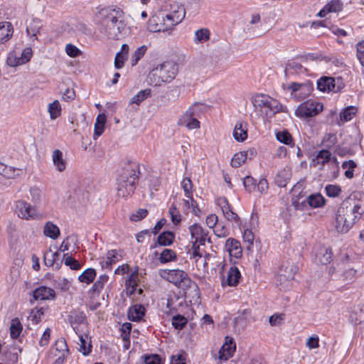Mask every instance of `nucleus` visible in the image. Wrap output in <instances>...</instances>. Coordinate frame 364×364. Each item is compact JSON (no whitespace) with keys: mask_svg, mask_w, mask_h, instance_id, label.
Masks as SVG:
<instances>
[{"mask_svg":"<svg viewBox=\"0 0 364 364\" xmlns=\"http://www.w3.org/2000/svg\"><path fill=\"white\" fill-rule=\"evenodd\" d=\"M178 65L173 61H166L154 68L149 74L150 79L156 85L169 82L178 73Z\"/></svg>","mask_w":364,"mask_h":364,"instance_id":"nucleus-3","label":"nucleus"},{"mask_svg":"<svg viewBox=\"0 0 364 364\" xmlns=\"http://www.w3.org/2000/svg\"><path fill=\"white\" fill-rule=\"evenodd\" d=\"M55 348L61 354L68 355L69 350L64 339L58 340L55 343Z\"/></svg>","mask_w":364,"mask_h":364,"instance_id":"nucleus-62","label":"nucleus"},{"mask_svg":"<svg viewBox=\"0 0 364 364\" xmlns=\"http://www.w3.org/2000/svg\"><path fill=\"white\" fill-rule=\"evenodd\" d=\"M323 104L308 100L301 103L296 109L295 114L300 118L312 117L323 111Z\"/></svg>","mask_w":364,"mask_h":364,"instance_id":"nucleus-8","label":"nucleus"},{"mask_svg":"<svg viewBox=\"0 0 364 364\" xmlns=\"http://www.w3.org/2000/svg\"><path fill=\"white\" fill-rule=\"evenodd\" d=\"M316 257L319 263L321 264H327L331 261L332 253L328 248L322 247L316 253Z\"/></svg>","mask_w":364,"mask_h":364,"instance_id":"nucleus-32","label":"nucleus"},{"mask_svg":"<svg viewBox=\"0 0 364 364\" xmlns=\"http://www.w3.org/2000/svg\"><path fill=\"white\" fill-rule=\"evenodd\" d=\"M331 163L334 166L336 171H338V161L337 158L332 156L331 153L326 150L323 149L319 151L316 156L312 159L311 166L317 167L319 170H322L326 164Z\"/></svg>","mask_w":364,"mask_h":364,"instance_id":"nucleus-10","label":"nucleus"},{"mask_svg":"<svg viewBox=\"0 0 364 364\" xmlns=\"http://www.w3.org/2000/svg\"><path fill=\"white\" fill-rule=\"evenodd\" d=\"M18 216L23 220H37L41 218L40 213L30 203L24 200H18L16 203Z\"/></svg>","mask_w":364,"mask_h":364,"instance_id":"nucleus-11","label":"nucleus"},{"mask_svg":"<svg viewBox=\"0 0 364 364\" xmlns=\"http://www.w3.org/2000/svg\"><path fill=\"white\" fill-rule=\"evenodd\" d=\"M151 94L150 89H145L139 91L136 95H135L131 99L130 102L132 104L139 105L143 100L147 98Z\"/></svg>","mask_w":364,"mask_h":364,"instance_id":"nucleus-48","label":"nucleus"},{"mask_svg":"<svg viewBox=\"0 0 364 364\" xmlns=\"http://www.w3.org/2000/svg\"><path fill=\"white\" fill-rule=\"evenodd\" d=\"M139 171V166L136 162H129L122 168L118 178H123L130 181L132 180L134 183H136Z\"/></svg>","mask_w":364,"mask_h":364,"instance_id":"nucleus-13","label":"nucleus"},{"mask_svg":"<svg viewBox=\"0 0 364 364\" xmlns=\"http://www.w3.org/2000/svg\"><path fill=\"white\" fill-rule=\"evenodd\" d=\"M118 261L117 252L116 250H109L107 253L106 260L102 262V267H109Z\"/></svg>","mask_w":364,"mask_h":364,"instance_id":"nucleus-49","label":"nucleus"},{"mask_svg":"<svg viewBox=\"0 0 364 364\" xmlns=\"http://www.w3.org/2000/svg\"><path fill=\"white\" fill-rule=\"evenodd\" d=\"M352 225L348 223V219L344 215H342V213H338L337 210L335 228L339 233H346L352 228Z\"/></svg>","mask_w":364,"mask_h":364,"instance_id":"nucleus-23","label":"nucleus"},{"mask_svg":"<svg viewBox=\"0 0 364 364\" xmlns=\"http://www.w3.org/2000/svg\"><path fill=\"white\" fill-rule=\"evenodd\" d=\"M169 214L173 224L178 225L180 223L181 221V215L175 206H171L169 208Z\"/></svg>","mask_w":364,"mask_h":364,"instance_id":"nucleus-64","label":"nucleus"},{"mask_svg":"<svg viewBox=\"0 0 364 364\" xmlns=\"http://www.w3.org/2000/svg\"><path fill=\"white\" fill-rule=\"evenodd\" d=\"M144 307L141 305H134L129 309L128 316L131 321H139L144 315Z\"/></svg>","mask_w":364,"mask_h":364,"instance_id":"nucleus-30","label":"nucleus"},{"mask_svg":"<svg viewBox=\"0 0 364 364\" xmlns=\"http://www.w3.org/2000/svg\"><path fill=\"white\" fill-rule=\"evenodd\" d=\"M44 314V309L43 307L40 309H33L28 316V319L32 321L33 323L37 324L41 321L42 316Z\"/></svg>","mask_w":364,"mask_h":364,"instance_id":"nucleus-51","label":"nucleus"},{"mask_svg":"<svg viewBox=\"0 0 364 364\" xmlns=\"http://www.w3.org/2000/svg\"><path fill=\"white\" fill-rule=\"evenodd\" d=\"M188 231L192 242V257H198L196 259L198 262V259L203 257V253L200 251V246L204 245L206 241L210 242V238L208 237V232L198 223L191 225L188 227Z\"/></svg>","mask_w":364,"mask_h":364,"instance_id":"nucleus-4","label":"nucleus"},{"mask_svg":"<svg viewBox=\"0 0 364 364\" xmlns=\"http://www.w3.org/2000/svg\"><path fill=\"white\" fill-rule=\"evenodd\" d=\"M247 124L243 122H237L233 131V136L237 141H243L247 137Z\"/></svg>","mask_w":364,"mask_h":364,"instance_id":"nucleus-24","label":"nucleus"},{"mask_svg":"<svg viewBox=\"0 0 364 364\" xmlns=\"http://www.w3.org/2000/svg\"><path fill=\"white\" fill-rule=\"evenodd\" d=\"M307 69L301 64L296 61H289L285 68L286 76L291 75H300L306 73Z\"/></svg>","mask_w":364,"mask_h":364,"instance_id":"nucleus-25","label":"nucleus"},{"mask_svg":"<svg viewBox=\"0 0 364 364\" xmlns=\"http://www.w3.org/2000/svg\"><path fill=\"white\" fill-rule=\"evenodd\" d=\"M184 205L187 208H192L193 213L198 215L200 212V209L198 206V203L196 200H193V196L191 198H186V199L183 200Z\"/></svg>","mask_w":364,"mask_h":364,"instance_id":"nucleus-56","label":"nucleus"},{"mask_svg":"<svg viewBox=\"0 0 364 364\" xmlns=\"http://www.w3.org/2000/svg\"><path fill=\"white\" fill-rule=\"evenodd\" d=\"M23 329V326L18 318H13L10 326V335L12 338H17Z\"/></svg>","mask_w":364,"mask_h":364,"instance_id":"nucleus-42","label":"nucleus"},{"mask_svg":"<svg viewBox=\"0 0 364 364\" xmlns=\"http://www.w3.org/2000/svg\"><path fill=\"white\" fill-rule=\"evenodd\" d=\"M48 112L50 114V118L54 120L59 117L61 114L62 108L58 100H54L52 103L48 105Z\"/></svg>","mask_w":364,"mask_h":364,"instance_id":"nucleus-38","label":"nucleus"},{"mask_svg":"<svg viewBox=\"0 0 364 364\" xmlns=\"http://www.w3.org/2000/svg\"><path fill=\"white\" fill-rule=\"evenodd\" d=\"M186 11L184 6L178 3H173L171 5V12L163 18L164 26L151 27V23L155 21L154 18L149 20V29L152 32L166 31L171 29L173 26L178 24L185 18Z\"/></svg>","mask_w":364,"mask_h":364,"instance_id":"nucleus-2","label":"nucleus"},{"mask_svg":"<svg viewBox=\"0 0 364 364\" xmlns=\"http://www.w3.org/2000/svg\"><path fill=\"white\" fill-rule=\"evenodd\" d=\"M181 187L186 198H191L193 196V183L189 178H185L182 181Z\"/></svg>","mask_w":364,"mask_h":364,"instance_id":"nucleus-53","label":"nucleus"},{"mask_svg":"<svg viewBox=\"0 0 364 364\" xmlns=\"http://www.w3.org/2000/svg\"><path fill=\"white\" fill-rule=\"evenodd\" d=\"M175 240V235L173 232L165 231L161 233L157 238V243L161 246H169Z\"/></svg>","mask_w":364,"mask_h":364,"instance_id":"nucleus-33","label":"nucleus"},{"mask_svg":"<svg viewBox=\"0 0 364 364\" xmlns=\"http://www.w3.org/2000/svg\"><path fill=\"white\" fill-rule=\"evenodd\" d=\"M176 259V253L175 251L171 249H164L160 254L159 260L161 263H167L171 261H174Z\"/></svg>","mask_w":364,"mask_h":364,"instance_id":"nucleus-44","label":"nucleus"},{"mask_svg":"<svg viewBox=\"0 0 364 364\" xmlns=\"http://www.w3.org/2000/svg\"><path fill=\"white\" fill-rule=\"evenodd\" d=\"M252 102L255 109L264 112L267 116L280 112L282 105L267 95L256 94L252 97Z\"/></svg>","mask_w":364,"mask_h":364,"instance_id":"nucleus-5","label":"nucleus"},{"mask_svg":"<svg viewBox=\"0 0 364 364\" xmlns=\"http://www.w3.org/2000/svg\"><path fill=\"white\" fill-rule=\"evenodd\" d=\"M43 234L45 236L55 240L60 235V229L52 222H47L43 228Z\"/></svg>","mask_w":364,"mask_h":364,"instance_id":"nucleus-31","label":"nucleus"},{"mask_svg":"<svg viewBox=\"0 0 364 364\" xmlns=\"http://www.w3.org/2000/svg\"><path fill=\"white\" fill-rule=\"evenodd\" d=\"M68 320L71 325L83 324L86 321V316L82 311H73L68 316Z\"/></svg>","mask_w":364,"mask_h":364,"instance_id":"nucleus-40","label":"nucleus"},{"mask_svg":"<svg viewBox=\"0 0 364 364\" xmlns=\"http://www.w3.org/2000/svg\"><path fill=\"white\" fill-rule=\"evenodd\" d=\"M338 213L348 219V223L352 225L364 213V202L353 198L344 200L338 208Z\"/></svg>","mask_w":364,"mask_h":364,"instance_id":"nucleus-6","label":"nucleus"},{"mask_svg":"<svg viewBox=\"0 0 364 364\" xmlns=\"http://www.w3.org/2000/svg\"><path fill=\"white\" fill-rule=\"evenodd\" d=\"M21 173V169L15 168L12 166L0 163V174L6 178H15L19 176Z\"/></svg>","mask_w":364,"mask_h":364,"instance_id":"nucleus-27","label":"nucleus"},{"mask_svg":"<svg viewBox=\"0 0 364 364\" xmlns=\"http://www.w3.org/2000/svg\"><path fill=\"white\" fill-rule=\"evenodd\" d=\"M180 124L185 125L188 129H195L200 127V122L196 117L186 116V112L180 119Z\"/></svg>","mask_w":364,"mask_h":364,"instance_id":"nucleus-29","label":"nucleus"},{"mask_svg":"<svg viewBox=\"0 0 364 364\" xmlns=\"http://www.w3.org/2000/svg\"><path fill=\"white\" fill-rule=\"evenodd\" d=\"M344 87V83L340 78L323 76L317 81V88L322 92H340Z\"/></svg>","mask_w":364,"mask_h":364,"instance_id":"nucleus-9","label":"nucleus"},{"mask_svg":"<svg viewBox=\"0 0 364 364\" xmlns=\"http://www.w3.org/2000/svg\"><path fill=\"white\" fill-rule=\"evenodd\" d=\"M294 274L295 272L292 265H282L277 274V281L282 284L285 282L293 279Z\"/></svg>","mask_w":364,"mask_h":364,"instance_id":"nucleus-22","label":"nucleus"},{"mask_svg":"<svg viewBox=\"0 0 364 364\" xmlns=\"http://www.w3.org/2000/svg\"><path fill=\"white\" fill-rule=\"evenodd\" d=\"M225 250L229 253L230 260L235 263L236 260L240 259L242 255V250L240 242L233 238H229L225 242Z\"/></svg>","mask_w":364,"mask_h":364,"instance_id":"nucleus-14","label":"nucleus"},{"mask_svg":"<svg viewBox=\"0 0 364 364\" xmlns=\"http://www.w3.org/2000/svg\"><path fill=\"white\" fill-rule=\"evenodd\" d=\"M73 329L75 331V333L78 335L80 343L79 350L84 355H87L90 351L92 346L90 343H87V340L84 338L82 334L78 333V328L77 327L73 326Z\"/></svg>","mask_w":364,"mask_h":364,"instance_id":"nucleus-41","label":"nucleus"},{"mask_svg":"<svg viewBox=\"0 0 364 364\" xmlns=\"http://www.w3.org/2000/svg\"><path fill=\"white\" fill-rule=\"evenodd\" d=\"M236 346L232 338L225 337V341L219 351V359L227 360L233 355Z\"/></svg>","mask_w":364,"mask_h":364,"instance_id":"nucleus-18","label":"nucleus"},{"mask_svg":"<svg viewBox=\"0 0 364 364\" xmlns=\"http://www.w3.org/2000/svg\"><path fill=\"white\" fill-rule=\"evenodd\" d=\"M210 32L208 29L202 28L196 31V41L202 42L209 40Z\"/></svg>","mask_w":364,"mask_h":364,"instance_id":"nucleus-59","label":"nucleus"},{"mask_svg":"<svg viewBox=\"0 0 364 364\" xmlns=\"http://www.w3.org/2000/svg\"><path fill=\"white\" fill-rule=\"evenodd\" d=\"M356 56L360 64L364 67V40L359 41L356 46Z\"/></svg>","mask_w":364,"mask_h":364,"instance_id":"nucleus-58","label":"nucleus"},{"mask_svg":"<svg viewBox=\"0 0 364 364\" xmlns=\"http://www.w3.org/2000/svg\"><path fill=\"white\" fill-rule=\"evenodd\" d=\"M21 60L19 57L18 52L15 50V51L11 52L9 54V56L6 59V63H7L8 65H9L11 67H15V66H18L20 65H23V63L21 62Z\"/></svg>","mask_w":364,"mask_h":364,"instance_id":"nucleus-50","label":"nucleus"},{"mask_svg":"<svg viewBox=\"0 0 364 364\" xmlns=\"http://www.w3.org/2000/svg\"><path fill=\"white\" fill-rule=\"evenodd\" d=\"M147 50V46L143 45L134 52L130 58V63L132 66L136 65L138 62L143 58Z\"/></svg>","mask_w":364,"mask_h":364,"instance_id":"nucleus-43","label":"nucleus"},{"mask_svg":"<svg viewBox=\"0 0 364 364\" xmlns=\"http://www.w3.org/2000/svg\"><path fill=\"white\" fill-rule=\"evenodd\" d=\"M52 160L54 166L58 171L63 172L65 170L66 161L63 159V154L60 150L55 149L53 151Z\"/></svg>","mask_w":364,"mask_h":364,"instance_id":"nucleus-26","label":"nucleus"},{"mask_svg":"<svg viewBox=\"0 0 364 364\" xmlns=\"http://www.w3.org/2000/svg\"><path fill=\"white\" fill-rule=\"evenodd\" d=\"M12 36L11 24L9 22L0 23V43L8 41Z\"/></svg>","mask_w":364,"mask_h":364,"instance_id":"nucleus-34","label":"nucleus"},{"mask_svg":"<svg viewBox=\"0 0 364 364\" xmlns=\"http://www.w3.org/2000/svg\"><path fill=\"white\" fill-rule=\"evenodd\" d=\"M276 137L278 141L287 145H289L292 142V137L287 131L277 132Z\"/></svg>","mask_w":364,"mask_h":364,"instance_id":"nucleus-54","label":"nucleus"},{"mask_svg":"<svg viewBox=\"0 0 364 364\" xmlns=\"http://www.w3.org/2000/svg\"><path fill=\"white\" fill-rule=\"evenodd\" d=\"M33 296L35 300L53 299L55 297V291L50 287L41 286L33 291Z\"/></svg>","mask_w":364,"mask_h":364,"instance_id":"nucleus-20","label":"nucleus"},{"mask_svg":"<svg viewBox=\"0 0 364 364\" xmlns=\"http://www.w3.org/2000/svg\"><path fill=\"white\" fill-rule=\"evenodd\" d=\"M218 205L220 206L225 218L231 222L239 223V216L232 211L226 198L222 197L218 199Z\"/></svg>","mask_w":364,"mask_h":364,"instance_id":"nucleus-16","label":"nucleus"},{"mask_svg":"<svg viewBox=\"0 0 364 364\" xmlns=\"http://www.w3.org/2000/svg\"><path fill=\"white\" fill-rule=\"evenodd\" d=\"M285 90L290 92L291 96L296 101H301L308 97L312 90L313 85L309 82L304 83L292 82L283 86Z\"/></svg>","mask_w":364,"mask_h":364,"instance_id":"nucleus-7","label":"nucleus"},{"mask_svg":"<svg viewBox=\"0 0 364 364\" xmlns=\"http://www.w3.org/2000/svg\"><path fill=\"white\" fill-rule=\"evenodd\" d=\"M204 109L205 107L203 105L195 103L186 111V116L189 114V116H193L196 118L200 117L204 112Z\"/></svg>","mask_w":364,"mask_h":364,"instance_id":"nucleus-47","label":"nucleus"},{"mask_svg":"<svg viewBox=\"0 0 364 364\" xmlns=\"http://www.w3.org/2000/svg\"><path fill=\"white\" fill-rule=\"evenodd\" d=\"M343 9V3L341 0H331L318 12L319 17H325L328 14L337 13Z\"/></svg>","mask_w":364,"mask_h":364,"instance_id":"nucleus-21","label":"nucleus"},{"mask_svg":"<svg viewBox=\"0 0 364 364\" xmlns=\"http://www.w3.org/2000/svg\"><path fill=\"white\" fill-rule=\"evenodd\" d=\"M357 166L356 163L353 160L346 161L342 164V168L346 169L344 173L347 178H352L353 177L354 168Z\"/></svg>","mask_w":364,"mask_h":364,"instance_id":"nucleus-46","label":"nucleus"},{"mask_svg":"<svg viewBox=\"0 0 364 364\" xmlns=\"http://www.w3.org/2000/svg\"><path fill=\"white\" fill-rule=\"evenodd\" d=\"M64 257H65V259H64L65 264L66 266H69L70 267V269H74V270H77V269H80L81 265L78 261H77L76 259H75L74 258H73L70 256H68L66 254L64 255Z\"/></svg>","mask_w":364,"mask_h":364,"instance_id":"nucleus-60","label":"nucleus"},{"mask_svg":"<svg viewBox=\"0 0 364 364\" xmlns=\"http://www.w3.org/2000/svg\"><path fill=\"white\" fill-rule=\"evenodd\" d=\"M336 142L337 137L336 134L331 133L327 134L322 141L323 145L328 148L332 147L336 144Z\"/></svg>","mask_w":364,"mask_h":364,"instance_id":"nucleus-61","label":"nucleus"},{"mask_svg":"<svg viewBox=\"0 0 364 364\" xmlns=\"http://www.w3.org/2000/svg\"><path fill=\"white\" fill-rule=\"evenodd\" d=\"M243 185L246 191L251 193L256 188V181L252 176H247L243 179Z\"/></svg>","mask_w":364,"mask_h":364,"instance_id":"nucleus-57","label":"nucleus"},{"mask_svg":"<svg viewBox=\"0 0 364 364\" xmlns=\"http://www.w3.org/2000/svg\"><path fill=\"white\" fill-rule=\"evenodd\" d=\"M358 108L355 106H348L340 113V120L344 123L350 121L356 114Z\"/></svg>","mask_w":364,"mask_h":364,"instance_id":"nucleus-35","label":"nucleus"},{"mask_svg":"<svg viewBox=\"0 0 364 364\" xmlns=\"http://www.w3.org/2000/svg\"><path fill=\"white\" fill-rule=\"evenodd\" d=\"M326 193L329 197H337L341 193V188L338 185H327L325 188Z\"/></svg>","mask_w":364,"mask_h":364,"instance_id":"nucleus-55","label":"nucleus"},{"mask_svg":"<svg viewBox=\"0 0 364 364\" xmlns=\"http://www.w3.org/2000/svg\"><path fill=\"white\" fill-rule=\"evenodd\" d=\"M166 272L167 274V279L170 282L181 288L191 287L192 281L184 271L169 269Z\"/></svg>","mask_w":364,"mask_h":364,"instance_id":"nucleus-12","label":"nucleus"},{"mask_svg":"<svg viewBox=\"0 0 364 364\" xmlns=\"http://www.w3.org/2000/svg\"><path fill=\"white\" fill-rule=\"evenodd\" d=\"M306 202L310 207L316 208L323 206L325 203V200L321 194L316 193L309 196L306 198Z\"/></svg>","mask_w":364,"mask_h":364,"instance_id":"nucleus-39","label":"nucleus"},{"mask_svg":"<svg viewBox=\"0 0 364 364\" xmlns=\"http://www.w3.org/2000/svg\"><path fill=\"white\" fill-rule=\"evenodd\" d=\"M255 154L256 151L254 149L237 153L231 160V166L234 168H238L242 166L248 158L252 159Z\"/></svg>","mask_w":364,"mask_h":364,"instance_id":"nucleus-19","label":"nucleus"},{"mask_svg":"<svg viewBox=\"0 0 364 364\" xmlns=\"http://www.w3.org/2000/svg\"><path fill=\"white\" fill-rule=\"evenodd\" d=\"M187 318L181 315H176L172 318L173 326L178 330H181L187 323Z\"/></svg>","mask_w":364,"mask_h":364,"instance_id":"nucleus-52","label":"nucleus"},{"mask_svg":"<svg viewBox=\"0 0 364 364\" xmlns=\"http://www.w3.org/2000/svg\"><path fill=\"white\" fill-rule=\"evenodd\" d=\"M98 29L107 39L118 40L126 27L124 14L120 9H104L98 14Z\"/></svg>","mask_w":364,"mask_h":364,"instance_id":"nucleus-1","label":"nucleus"},{"mask_svg":"<svg viewBox=\"0 0 364 364\" xmlns=\"http://www.w3.org/2000/svg\"><path fill=\"white\" fill-rule=\"evenodd\" d=\"M96 272L94 269H87L79 276V280L81 282L90 284L94 280Z\"/></svg>","mask_w":364,"mask_h":364,"instance_id":"nucleus-45","label":"nucleus"},{"mask_svg":"<svg viewBox=\"0 0 364 364\" xmlns=\"http://www.w3.org/2000/svg\"><path fill=\"white\" fill-rule=\"evenodd\" d=\"M129 48L127 44H122L121 50L116 54L114 66L120 69L124 66V61L127 59Z\"/></svg>","mask_w":364,"mask_h":364,"instance_id":"nucleus-28","label":"nucleus"},{"mask_svg":"<svg viewBox=\"0 0 364 364\" xmlns=\"http://www.w3.org/2000/svg\"><path fill=\"white\" fill-rule=\"evenodd\" d=\"M42 26L43 25L41 20L37 18L33 19L26 27L27 34L33 37H36L40 33Z\"/></svg>","mask_w":364,"mask_h":364,"instance_id":"nucleus-36","label":"nucleus"},{"mask_svg":"<svg viewBox=\"0 0 364 364\" xmlns=\"http://www.w3.org/2000/svg\"><path fill=\"white\" fill-rule=\"evenodd\" d=\"M105 122L106 116L105 114H100L97 116L95 124L94 139H97L102 135L105 130Z\"/></svg>","mask_w":364,"mask_h":364,"instance_id":"nucleus-37","label":"nucleus"},{"mask_svg":"<svg viewBox=\"0 0 364 364\" xmlns=\"http://www.w3.org/2000/svg\"><path fill=\"white\" fill-rule=\"evenodd\" d=\"M108 279L109 277L106 274L100 276L98 279L95 282V284L92 286L93 290L95 291H100L103 288L105 284L108 281Z\"/></svg>","mask_w":364,"mask_h":364,"instance_id":"nucleus-63","label":"nucleus"},{"mask_svg":"<svg viewBox=\"0 0 364 364\" xmlns=\"http://www.w3.org/2000/svg\"><path fill=\"white\" fill-rule=\"evenodd\" d=\"M117 193L119 197L126 198L131 196L134 192L136 183H134L132 180L129 181L123 178H117Z\"/></svg>","mask_w":364,"mask_h":364,"instance_id":"nucleus-15","label":"nucleus"},{"mask_svg":"<svg viewBox=\"0 0 364 364\" xmlns=\"http://www.w3.org/2000/svg\"><path fill=\"white\" fill-rule=\"evenodd\" d=\"M240 277L241 274L238 268L232 266L229 269L227 276H223L222 286L236 287L240 282Z\"/></svg>","mask_w":364,"mask_h":364,"instance_id":"nucleus-17","label":"nucleus"}]
</instances>
